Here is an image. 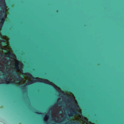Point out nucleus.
I'll return each instance as SVG.
<instances>
[{
    "label": "nucleus",
    "instance_id": "nucleus-26",
    "mask_svg": "<svg viewBox=\"0 0 124 124\" xmlns=\"http://www.w3.org/2000/svg\"><path fill=\"white\" fill-rule=\"evenodd\" d=\"M62 104V101H60L58 102V104L59 105H61Z\"/></svg>",
    "mask_w": 124,
    "mask_h": 124
},
{
    "label": "nucleus",
    "instance_id": "nucleus-44",
    "mask_svg": "<svg viewBox=\"0 0 124 124\" xmlns=\"http://www.w3.org/2000/svg\"><path fill=\"white\" fill-rule=\"evenodd\" d=\"M53 4H54V2H53Z\"/></svg>",
    "mask_w": 124,
    "mask_h": 124
},
{
    "label": "nucleus",
    "instance_id": "nucleus-8",
    "mask_svg": "<svg viewBox=\"0 0 124 124\" xmlns=\"http://www.w3.org/2000/svg\"><path fill=\"white\" fill-rule=\"evenodd\" d=\"M15 77L16 79H17L18 81H20L22 78V77L20 76V75H18V74L16 75V76H15Z\"/></svg>",
    "mask_w": 124,
    "mask_h": 124
},
{
    "label": "nucleus",
    "instance_id": "nucleus-6",
    "mask_svg": "<svg viewBox=\"0 0 124 124\" xmlns=\"http://www.w3.org/2000/svg\"><path fill=\"white\" fill-rule=\"evenodd\" d=\"M35 113H37L38 114H42L43 115H42V117H44V116H45V118H47L48 119L49 117V116L47 114H46V115H45V113H39L38 112H35Z\"/></svg>",
    "mask_w": 124,
    "mask_h": 124
},
{
    "label": "nucleus",
    "instance_id": "nucleus-14",
    "mask_svg": "<svg viewBox=\"0 0 124 124\" xmlns=\"http://www.w3.org/2000/svg\"><path fill=\"white\" fill-rule=\"evenodd\" d=\"M1 31H0V42H3L4 43H5V41L4 40H3L1 39H2V38L1 34Z\"/></svg>",
    "mask_w": 124,
    "mask_h": 124
},
{
    "label": "nucleus",
    "instance_id": "nucleus-32",
    "mask_svg": "<svg viewBox=\"0 0 124 124\" xmlns=\"http://www.w3.org/2000/svg\"><path fill=\"white\" fill-rule=\"evenodd\" d=\"M16 83L15 82L14 83V84H13L12 85H14V87H15V86H16Z\"/></svg>",
    "mask_w": 124,
    "mask_h": 124
},
{
    "label": "nucleus",
    "instance_id": "nucleus-22",
    "mask_svg": "<svg viewBox=\"0 0 124 124\" xmlns=\"http://www.w3.org/2000/svg\"><path fill=\"white\" fill-rule=\"evenodd\" d=\"M0 31H1L0 30ZM2 31H25V30H4Z\"/></svg>",
    "mask_w": 124,
    "mask_h": 124
},
{
    "label": "nucleus",
    "instance_id": "nucleus-28",
    "mask_svg": "<svg viewBox=\"0 0 124 124\" xmlns=\"http://www.w3.org/2000/svg\"><path fill=\"white\" fill-rule=\"evenodd\" d=\"M52 122L53 124H54V117H53L52 119Z\"/></svg>",
    "mask_w": 124,
    "mask_h": 124
},
{
    "label": "nucleus",
    "instance_id": "nucleus-21",
    "mask_svg": "<svg viewBox=\"0 0 124 124\" xmlns=\"http://www.w3.org/2000/svg\"><path fill=\"white\" fill-rule=\"evenodd\" d=\"M0 62H1L2 60H4L5 62H6V60L4 58H2V57H0Z\"/></svg>",
    "mask_w": 124,
    "mask_h": 124
},
{
    "label": "nucleus",
    "instance_id": "nucleus-39",
    "mask_svg": "<svg viewBox=\"0 0 124 124\" xmlns=\"http://www.w3.org/2000/svg\"><path fill=\"white\" fill-rule=\"evenodd\" d=\"M54 86H55H55H56V85H55ZM55 89H56V88H55Z\"/></svg>",
    "mask_w": 124,
    "mask_h": 124
},
{
    "label": "nucleus",
    "instance_id": "nucleus-10",
    "mask_svg": "<svg viewBox=\"0 0 124 124\" xmlns=\"http://www.w3.org/2000/svg\"><path fill=\"white\" fill-rule=\"evenodd\" d=\"M2 17L1 18L0 20V21L1 22L0 23H1L2 24H4L5 20V18L2 15H1L0 17Z\"/></svg>",
    "mask_w": 124,
    "mask_h": 124
},
{
    "label": "nucleus",
    "instance_id": "nucleus-36",
    "mask_svg": "<svg viewBox=\"0 0 124 124\" xmlns=\"http://www.w3.org/2000/svg\"><path fill=\"white\" fill-rule=\"evenodd\" d=\"M53 82H54V78L53 77Z\"/></svg>",
    "mask_w": 124,
    "mask_h": 124
},
{
    "label": "nucleus",
    "instance_id": "nucleus-27",
    "mask_svg": "<svg viewBox=\"0 0 124 124\" xmlns=\"http://www.w3.org/2000/svg\"><path fill=\"white\" fill-rule=\"evenodd\" d=\"M3 24L2 23V24L0 22V29H1L2 28Z\"/></svg>",
    "mask_w": 124,
    "mask_h": 124
},
{
    "label": "nucleus",
    "instance_id": "nucleus-15",
    "mask_svg": "<svg viewBox=\"0 0 124 124\" xmlns=\"http://www.w3.org/2000/svg\"><path fill=\"white\" fill-rule=\"evenodd\" d=\"M8 78L7 77H6V75H5V76H4L3 77V78L0 79L3 80L4 81H5Z\"/></svg>",
    "mask_w": 124,
    "mask_h": 124
},
{
    "label": "nucleus",
    "instance_id": "nucleus-12",
    "mask_svg": "<svg viewBox=\"0 0 124 124\" xmlns=\"http://www.w3.org/2000/svg\"><path fill=\"white\" fill-rule=\"evenodd\" d=\"M55 31H69V30H60V31H57L55 29Z\"/></svg>",
    "mask_w": 124,
    "mask_h": 124
},
{
    "label": "nucleus",
    "instance_id": "nucleus-47",
    "mask_svg": "<svg viewBox=\"0 0 124 124\" xmlns=\"http://www.w3.org/2000/svg\"><path fill=\"white\" fill-rule=\"evenodd\" d=\"M33 81H35V80H34V79H33Z\"/></svg>",
    "mask_w": 124,
    "mask_h": 124
},
{
    "label": "nucleus",
    "instance_id": "nucleus-33",
    "mask_svg": "<svg viewBox=\"0 0 124 124\" xmlns=\"http://www.w3.org/2000/svg\"><path fill=\"white\" fill-rule=\"evenodd\" d=\"M15 68L16 69H18V67L17 65H16L15 66Z\"/></svg>",
    "mask_w": 124,
    "mask_h": 124
},
{
    "label": "nucleus",
    "instance_id": "nucleus-38",
    "mask_svg": "<svg viewBox=\"0 0 124 124\" xmlns=\"http://www.w3.org/2000/svg\"><path fill=\"white\" fill-rule=\"evenodd\" d=\"M54 122H55H55L56 123V121H55H55H54Z\"/></svg>",
    "mask_w": 124,
    "mask_h": 124
},
{
    "label": "nucleus",
    "instance_id": "nucleus-43",
    "mask_svg": "<svg viewBox=\"0 0 124 124\" xmlns=\"http://www.w3.org/2000/svg\"><path fill=\"white\" fill-rule=\"evenodd\" d=\"M13 62L12 63V64H13Z\"/></svg>",
    "mask_w": 124,
    "mask_h": 124
},
{
    "label": "nucleus",
    "instance_id": "nucleus-20",
    "mask_svg": "<svg viewBox=\"0 0 124 124\" xmlns=\"http://www.w3.org/2000/svg\"><path fill=\"white\" fill-rule=\"evenodd\" d=\"M6 83L8 84L12 83L11 82H9V80L8 78L5 81Z\"/></svg>",
    "mask_w": 124,
    "mask_h": 124
},
{
    "label": "nucleus",
    "instance_id": "nucleus-5",
    "mask_svg": "<svg viewBox=\"0 0 124 124\" xmlns=\"http://www.w3.org/2000/svg\"><path fill=\"white\" fill-rule=\"evenodd\" d=\"M36 76V77H39L42 78H46L49 79L50 76L48 75L45 74H41V76L39 75L36 73L35 74Z\"/></svg>",
    "mask_w": 124,
    "mask_h": 124
},
{
    "label": "nucleus",
    "instance_id": "nucleus-9",
    "mask_svg": "<svg viewBox=\"0 0 124 124\" xmlns=\"http://www.w3.org/2000/svg\"><path fill=\"white\" fill-rule=\"evenodd\" d=\"M5 75L4 74V72H3L1 69H0V79H1L3 77L5 76Z\"/></svg>",
    "mask_w": 124,
    "mask_h": 124
},
{
    "label": "nucleus",
    "instance_id": "nucleus-16",
    "mask_svg": "<svg viewBox=\"0 0 124 124\" xmlns=\"http://www.w3.org/2000/svg\"><path fill=\"white\" fill-rule=\"evenodd\" d=\"M70 124H77L78 123V121H75V122H73V121H71L70 122Z\"/></svg>",
    "mask_w": 124,
    "mask_h": 124
},
{
    "label": "nucleus",
    "instance_id": "nucleus-3",
    "mask_svg": "<svg viewBox=\"0 0 124 124\" xmlns=\"http://www.w3.org/2000/svg\"><path fill=\"white\" fill-rule=\"evenodd\" d=\"M26 85H24L23 86V87L22 88V89H24L25 90L23 92V93L24 94H25L26 95H28V93H27V87H26ZM26 99H27V101L28 102H29L28 103V104H30V101L29 100V97L28 96H27V97H26Z\"/></svg>",
    "mask_w": 124,
    "mask_h": 124
},
{
    "label": "nucleus",
    "instance_id": "nucleus-4",
    "mask_svg": "<svg viewBox=\"0 0 124 124\" xmlns=\"http://www.w3.org/2000/svg\"><path fill=\"white\" fill-rule=\"evenodd\" d=\"M6 68L8 72H10V74L13 75L14 77L15 76H16V75L18 74V73L16 72V70L14 69L13 68H11L12 71L9 70L7 67H6Z\"/></svg>",
    "mask_w": 124,
    "mask_h": 124
},
{
    "label": "nucleus",
    "instance_id": "nucleus-34",
    "mask_svg": "<svg viewBox=\"0 0 124 124\" xmlns=\"http://www.w3.org/2000/svg\"><path fill=\"white\" fill-rule=\"evenodd\" d=\"M2 65L1 64H0V69H1V68H2Z\"/></svg>",
    "mask_w": 124,
    "mask_h": 124
},
{
    "label": "nucleus",
    "instance_id": "nucleus-25",
    "mask_svg": "<svg viewBox=\"0 0 124 124\" xmlns=\"http://www.w3.org/2000/svg\"><path fill=\"white\" fill-rule=\"evenodd\" d=\"M30 108L31 109H33L34 110H35L36 111H38V110H36L32 106H31L30 107Z\"/></svg>",
    "mask_w": 124,
    "mask_h": 124
},
{
    "label": "nucleus",
    "instance_id": "nucleus-18",
    "mask_svg": "<svg viewBox=\"0 0 124 124\" xmlns=\"http://www.w3.org/2000/svg\"><path fill=\"white\" fill-rule=\"evenodd\" d=\"M54 37H53V45H54ZM53 58L54 59V46H53Z\"/></svg>",
    "mask_w": 124,
    "mask_h": 124
},
{
    "label": "nucleus",
    "instance_id": "nucleus-31",
    "mask_svg": "<svg viewBox=\"0 0 124 124\" xmlns=\"http://www.w3.org/2000/svg\"><path fill=\"white\" fill-rule=\"evenodd\" d=\"M2 57H6V55L4 54H3L2 55Z\"/></svg>",
    "mask_w": 124,
    "mask_h": 124
},
{
    "label": "nucleus",
    "instance_id": "nucleus-13",
    "mask_svg": "<svg viewBox=\"0 0 124 124\" xmlns=\"http://www.w3.org/2000/svg\"><path fill=\"white\" fill-rule=\"evenodd\" d=\"M39 82H43L47 84L46 82H47L46 80L40 78L39 80Z\"/></svg>",
    "mask_w": 124,
    "mask_h": 124
},
{
    "label": "nucleus",
    "instance_id": "nucleus-11",
    "mask_svg": "<svg viewBox=\"0 0 124 124\" xmlns=\"http://www.w3.org/2000/svg\"><path fill=\"white\" fill-rule=\"evenodd\" d=\"M9 55L8 54H7V57H8V58L7 59L8 61V62H10V61L9 60V59L10 56H12L13 55V54L12 52H10L9 53Z\"/></svg>",
    "mask_w": 124,
    "mask_h": 124
},
{
    "label": "nucleus",
    "instance_id": "nucleus-40",
    "mask_svg": "<svg viewBox=\"0 0 124 124\" xmlns=\"http://www.w3.org/2000/svg\"><path fill=\"white\" fill-rule=\"evenodd\" d=\"M54 111H55V110H54Z\"/></svg>",
    "mask_w": 124,
    "mask_h": 124
},
{
    "label": "nucleus",
    "instance_id": "nucleus-45",
    "mask_svg": "<svg viewBox=\"0 0 124 124\" xmlns=\"http://www.w3.org/2000/svg\"><path fill=\"white\" fill-rule=\"evenodd\" d=\"M28 70H29V69H28Z\"/></svg>",
    "mask_w": 124,
    "mask_h": 124
},
{
    "label": "nucleus",
    "instance_id": "nucleus-19",
    "mask_svg": "<svg viewBox=\"0 0 124 124\" xmlns=\"http://www.w3.org/2000/svg\"><path fill=\"white\" fill-rule=\"evenodd\" d=\"M54 37H53V45H54ZM53 58L54 59V46H53Z\"/></svg>",
    "mask_w": 124,
    "mask_h": 124
},
{
    "label": "nucleus",
    "instance_id": "nucleus-2",
    "mask_svg": "<svg viewBox=\"0 0 124 124\" xmlns=\"http://www.w3.org/2000/svg\"><path fill=\"white\" fill-rule=\"evenodd\" d=\"M58 32H67V33H74V32H104V31H55V34Z\"/></svg>",
    "mask_w": 124,
    "mask_h": 124
},
{
    "label": "nucleus",
    "instance_id": "nucleus-37",
    "mask_svg": "<svg viewBox=\"0 0 124 124\" xmlns=\"http://www.w3.org/2000/svg\"><path fill=\"white\" fill-rule=\"evenodd\" d=\"M53 88H54V84H53Z\"/></svg>",
    "mask_w": 124,
    "mask_h": 124
},
{
    "label": "nucleus",
    "instance_id": "nucleus-30",
    "mask_svg": "<svg viewBox=\"0 0 124 124\" xmlns=\"http://www.w3.org/2000/svg\"><path fill=\"white\" fill-rule=\"evenodd\" d=\"M28 83L29 84H31V82L30 81H28Z\"/></svg>",
    "mask_w": 124,
    "mask_h": 124
},
{
    "label": "nucleus",
    "instance_id": "nucleus-42",
    "mask_svg": "<svg viewBox=\"0 0 124 124\" xmlns=\"http://www.w3.org/2000/svg\"><path fill=\"white\" fill-rule=\"evenodd\" d=\"M47 25H46V27H47Z\"/></svg>",
    "mask_w": 124,
    "mask_h": 124
},
{
    "label": "nucleus",
    "instance_id": "nucleus-24",
    "mask_svg": "<svg viewBox=\"0 0 124 124\" xmlns=\"http://www.w3.org/2000/svg\"><path fill=\"white\" fill-rule=\"evenodd\" d=\"M2 5L3 7H5L6 5L5 2V1L3 2L2 3Z\"/></svg>",
    "mask_w": 124,
    "mask_h": 124
},
{
    "label": "nucleus",
    "instance_id": "nucleus-35",
    "mask_svg": "<svg viewBox=\"0 0 124 124\" xmlns=\"http://www.w3.org/2000/svg\"><path fill=\"white\" fill-rule=\"evenodd\" d=\"M32 78H33V79H35V78H34V77H32Z\"/></svg>",
    "mask_w": 124,
    "mask_h": 124
},
{
    "label": "nucleus",
    "instance_id": "nucleus-48",
    "mask_svg": "<svg viewBox=\"0 0 124 124\" xmlns=\"http://www.w3.org/2000/svg\"><path fill=\"white\" fill-rule=\"evenodd\" d=\"M53 9H54V8H53Z\"/></svg>",
    "mask_w": 124,
    "mask_h": 124
},
{
    "label": "nucleus",
    "instance_id": "nucleus-29",
    "mask_svg": "<svg viewBox=\"0 0 124 124\" xmlns=\"http://www.w3.org/2000/svg\"><path fill=\"white\" fill-rule=\"evenodd\" d=\"M70 104H71H71H72V103L73 104L74 103H73V101H70Z\"/></svg>",
    "mask_w": 124,
    "mask_h": 124
},
{
    "label": "nucleus",
    "instance_id": "nucleus-17",
    "mask_svg": "<svg viewBox=\"0 0 124 124\" xmlns=\"http://www.w3.org/2000/svg\"><path fill=\"white\" fill-rule=\"evenodd\" d=\"M53 64L54 63V59L53 58ZM54 78V65H53V77Z\"/></svg>",
    "mask_w": 124,
    "mask_h": 124
},
{
    "label": "nucleus",
    "instance_id": "nucleus-23",
    "mask_svg": "<svg viewBox=\"0 0 124 124\" xmlns=\"http://www.w3.org/2000/svg\"><path fill=\"white\" fill-rule=\"evenodd\" d=\"M60 92L59 93H60V95H64L65 94L61 90H60Z\"/></svg>",
    "mask_w": 124,
    "mask_h": 124
},
{
    "label": "nucleus",
    "instance_id": "nucleus-41",
    "mask_svg": "<svg viewBox=\"0 0 124 124\" xmlns=\"http://www.w3.org/2000/svg\"><path fill=\"white\" fill-rule=\"evenodd\" d=\"M52 32H53V33H54V31H52Z\"/></svg>",
    "mask_w": 124,
    "mask_h": 124
},
{
    "label": "nucleus",
    "instance_id": "nucleus-1",
    "mask_svg": "<svg viewBox=\"0 0 124 124\" xmlns=\"http://www.w3.org/2000/svg\"><path fill=\"white\" fill-rule=\"evenodd\" d=\"M70 109L71 110V111L70 113L68 115L70 117H73L74 115H77L78 114V112L76 109L71 108Z\"/></svg>",
    "mask_w": 124,
    "mask_h": 124
},
{
    "label": "nucleus",
    "instance_id": "nucleus-7",
    "mask_svg": "<svg viewBox=\"0 0 124 124\" xmlns=\"http://www.w3.org/2000/svg\"><path fill=\"white\" fill-rule=\"evenodd\" d=\"M53 107L52 108L54 110V89L53 91Z\"/></svg>",
    "mask_w": 124,
    "mask_h": 124
},
{
    "label": "nucleus",
    "instance_id": "nucleus-46",
    "mask_svg": "<svg viewBox=\"0 0 124 124\" xmlns=\"http://www.w3.org/2000/svg\"><path fill=\"white\" fill-rule=\"evenodd\" d=\"M46 123H47V121H46Z\"/></svg>",
    "mask_w": 124,
    "mask_h": 124
}]
</instances>
